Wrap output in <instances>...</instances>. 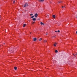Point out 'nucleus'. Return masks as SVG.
<instances>
[{"label":"nucleus","instance_id":"nucleus-1","mask_svg":"<svg viewBox=\"0 0 77 77\" xmlns=\"http://www.w3.org/2000/svg\"><path fill=\"white\" fill-rule=\"evenodd\" d=\"M28 6V4L27 3H26L24 5V7H25V8H26V7H27V6Z\"/></svg>","mask_w":77,"mask_h":77},{"label":"nucleus","instance_id":"nucleus-2","mask_svg":"<svg viewBox=\"0 0 77 77\" xmlns=\"http://www.w3.org/2000/svg\"><path fill=\"white\" fill-rule=\"evenodd\" d=\"M34 16L35 17V18H37V17H38V14H37V13L35 14V15H34Z\"/></svg>","mask_w":77,"mask_h":77},{"label":"nucleus","instance_id":"nucleus-3","mask_svg":"<svg viewBox=\"0 0 77 77\" xmlns=\"http://www.w3.org/2000/svg\"><path fill=\"white\" fill-rule=\"evenodd\" d=\"M57 44V43H54V47H56V45Z\"/></svg>","mask_w":77,"mask_h":77},{"label":"nucleus","instance_id":"nucleus-4","mask_svg":"<svg viewBox=\"0 0 77 77\" xmlns=\"http://www.w3.org/2000/svg\"><path fill=\"white\" fill-rule=\"evenodd\" d=\"M38 1H39L40 2H44V0H38Z\"/></svg>","mask_w":77,"mask_h":77},{"label":"nucleus","instance_id":"nucleus-5","mask_svg":"<svg viewBox=\"0 0 77 77\" xmlns=\"http://www.w3.org/2000/svg\"><path fill=\"white\" fill-rule=\"evenodd\" d=\"M36 39H37L36 38H33L34 41H36Z\"/></svg>","mask_w":77,"mask_h":77},{"label":"nucleus","instance_id":"nucleus-6","mask_svg":"<svg viewBox=\"0 0 77 77\" xmlns=\"http://www.w3.org/2000/svg\"><path fill=\"white\" fill-rule=\"evenodd\" d=\"M40 24L41 25H44V23L42 22H41L40 23Z\"/></svg>","mask_w":77,"mask_h":77},{"label":"nucleus","instance_id":"nucleus-7","mask_svg":"<svg viewBox=\"0 0 77 77\" xmlns=\"http://www.w3.org/2000/svg\"><path fill=\"white\" fill-rule=\"evenodd\" d=\"M52 17L54 18H56V16L55 15H53Z\"/></svg>","mask_w":77,"mask_h":77},{"label":"nucleus","instance_id":"nucleus-8","mask_svg":"<svg viewBox=\"0 0 77 77\" xmlns=\"http://www.w3.org/2000/svg\"><path fill=\"white\" fill-rule=\"evenodd\" d=\"M14 69L15 70H17V67L15 66L14 67Z\"/></svg>","mask_w":77,"mask_h":77},{"label":"nucleus","instance_id":"nucleus-9","mask_svg":"<svg viewBox=\"0 0 77 77\" xmlns=\"http://www.w3.org/2000/svg\"><path fill=\"white\" fill-rule=\"evenodd\" d=\"M32 20L33 21H36V19L35 18H34L32 19Z\"/></svg>","mask_w":77,"mask_h":77},{"label":"nucleus","instance_id":"nucleus-10","mask_svg":"<svg viewBox=\"0 0 77 77\" xmlns=\"http://www.w3.org/2000/svg\"><path fill=\"white\" fill-rule=\"evenodd\" d=\"M12 51V50H11V49H9V50H8V51L9 52H11Z\"/></svg>","mask_w":77,"mask_h":77},{"label":"nucleus","instance_id":"nucleus-11","mask_svg":"<svg viewBox=\"0 0 77 77\" xmlns=\"http://www.w3.org/2000/svg\"><path fill=\"white\" fill-rule=\"evenodd\" d=\"M23 27H25V26H26V24H23Z\"/></svg>","mask_w":77,"mask_h":77},{"label":"nucleus","instance_id":"nucleus-12","mask_svg":"<svg viewBox=\"0 0 77 77\" xmlns=\"http://www.w3.org/2000/svg\"><path fill=\"white\" fill-rule=\"evenodd\" d=\"M34 17H35V16H32L31 18H34Z\"/></svg>","mask_w":77,"mask_h":77},{"label":"nucleus","instance_id":"nucleus-13","mask_svg":"<svg viewBox=\"0 0 77 77\" xmlns=\"http://www.w3.org/2000/svg\"><path fill=\"white\" fill-rule=\"evenodd\" d=\"M59 3H62V1H59Z\"/></svg>","mask_w":77,"mask_h":77},{"label":"nucleus","instance_id":"nucleus-14","mask_svg":"<svg viewBox=\"0 0 77 77\" xmlns=\"http://www.w3.org/2000/svg\"><path fill=\"white\" fill-rule=\"evenodd\" d=\"M47 42V40H44V42Z\"/></svg>","mask_w":77,"mask_h":77},{"label":"nucleus","instance_id":"nucleus-15","mask_svg":"<svg viewBox=\"0 0 77 77\" xmlns=\"http://www.w3.org/2000/svg\"><path fill=\"white\" fill-rule=\"evenodd\" d=\"M38 40L39 41H41V40H42V38H40Z\"/></svg>","mask_w":77,"mask_h":77},{"label":"nucleus","instance_id":"nucleus-16","mask_svg":"<svg viewBox=\"0 0 77 77\" xmlns=\"http://www.w3.org/2000/svg\"><path fill=\"white\" fill-rule=\"evenodd\" d=\"M55 53H57V52H58V51H57V50H56L55 51Z\"/></svg>","mask_w":77,"mask_h":77},{"label":"nucleus","instance_id":"nucleus-17","mask_svg":"<svg viewBox=\"0 0 77 77\" xmlns=\"http://www.w3.org/2000/svg\"><path fill=\"white\" fill-rule=\"evenodd\" d=\"M15 1H14L13 2V3L14 4L15 3Z\"/></svg>","mask_w":77,"mask_h":77},{"label":"nucleus","instance_id":"nucleus-18","mask_svg":"<svg viewBox=\"0 0 77 77\" xmlns=\"http://www.w3.org/2000/svg\"><path fill=\"white\" fill-rule=\"evenodd\" d=\"M30 15L31 16H32V15H33V14H30Z\"/></svg>","mask_w":77,"mask_h":77},{"label":"nucleus","instance_id":"nucleus-19","mask_svg":"<svg viewBox=\"0 0 77 77\" xmlns=\"http://www.w3.org/2000/svg\"><path fill=\"white\" fill-rule=\"evenodd\" d=\"M77 54H73V55L75 56H76V55Z\"/></svg>","mask_w":77,"mask_h":77},{"label":"nucleus","instance_id":"nucleus-20","mask_svg":"<svg viewBox=\"0 0 77 77\" xmlns=\"http://www.w3.org/2000/svg\"><path fill=\"white\" fill-rule=\"evenodd\" d=\"M57 32H58V33L59 32H60V30H58V31H57Z\"/></svg>","mask_w":77,"mask_h":77},{"label":"nucleus","instance_id":"nucleus-21","mask_svg":"<svg viewBox=\"0 0 77 77\" xmlns=\"http://www.w3.org/2000/svg\"><path fill=\"white\" fill-rule=\"evenodd\" d=\"M34 23H35V22H33V23H32V24H33Z\"/></svg>","mask_w":77,"mask_h":77},{"label":"nucleus","instance_id":"nucleus-22","mask_svg":"<svg viewBox=\"0 0 77 77\" xmlns=\"http://www.w3.org/2000/svg\"><path fill=\"white\" fill-rule=\"evenodd\" d=\"M62 7L63 8H65V7H63V6H62Z\"/></svg>","mask_w":77,"mask_h":77},{"label":"nucleus","instance_id":"nucleus-23","mask_svg":"<svg viewBox=\"0 0 77 77\" xmlns=\"http://www.w3.org/2000/svg\"><path fill=\"white\" fill-rule=\"evenodd\" d=\"M40 20V19L38 18V20Z\"/></svg>","mask_w":77,"mask_h":77},{"label":"nucleus","instance_id":"nucleus-24","mask_svg":"<svg viewBox=\"0 0 77 77\" xmlns=\"http://www.w3.org/2000/svg\"><path fill=\"white\" fill-rule=\"evenodd\" d=\"M27 0V1H28V2H29V1L30 0Z\"/></svg>","mask_w":77,"mask_h":77},{"label":"nucleus","instance_id":"nucleus-25","mask_svg":"<svg viewBox=\"0 0 77 77\" xmlns=\"http://www.w3.org/2000/svg\"><path fill=\"white\" fill-rule=\"evenodd\" d=\"M47 16H48V17H49V15L48 14Z\"/></svg>","mask_w":77,"mask_h":77},{"label":"nucleus","instance_id":"nucleus-26","mask_svg":"<svg viewBox=\"0 0 77 77\" xmlns=\"http://www.w3.org/2000/svg\"><path fill=\"white\" fill-rule=\"evenodd\" d=\"M55 32H57V31H55Z\"/></svg>","mask_w":77,"mask_h":77},{"label":"nucleus","instance_id":"nucleus-27","mask_svg":"<svg viewBox=\"0 0 77 77\" xmlns=\"http://www.w3.org/2000/svg\"><path fill=\"white\" fill-rule=\"evenodd\" d=\"M76 33L77 34V31L76 32Z\"/></svg>","mask_w":77,"mask_h":77},{"label":"nucleus","instance_id":"nucleus-28","mask_svg":"<svg viewBox=\"0 0 77 77\" xmlns=\"http://www.w3.org/2000/svg\"><path fill=\"white\" fill-rule=\"evenodd\" d=\"M30 34H31V33H32V32H30Z\"/></svg>","mask_w":77,"mask_h":77},{"label":"nucleus","instance_id":"nucleus-29","mask_svg":"<svg viewBox=\"0 0 77 77\" xmlns=\"http://www.w3.org/2000/svg\"><path fill=\"white\" fill-rule=\"evenodd\" d=\"M3 44H5V43H4Z\"/></svg>","mask_w":77,"mask_h":77},{"label":"nucleus","instance_id":"nucleus-30","mask_svg":"<svg viewBox=\"0 0 77 77\" xmlns=\"http://www.w3.org/2000/svg\"><path fill=\"white\" fill-rule=\"evenodd\" d=\"M46 35H47L48 34L47 33L46 34Z\"/></svg>","mask_w":77,"mask_h":77},{"label":"nucleus","instance_id":"nucleus-31","mask_svg":"<svg viewBox=\"0 0 77 77\" xmlns=\"http://www.w3.org/2000/svg\"><path fill=\"white\" fill-rule=\"evenodd\" d=\"M53 37H55V36H53Z\"/></svg>","mask_w":77,"mask_h":77},{"label":"nucleus","instance_id":"nucleus-32","mask_svg":"<svg viewBox=\"0 0 77 77\" xmlns=\"http://www.w3.org/2000/svg\"><path fill=\"white\" fill-rule=\"evenodd\" d=\"M29 21H30V20H29Z\"/></svg>","mask_w":77,"mask_h":77}]
</instances>
